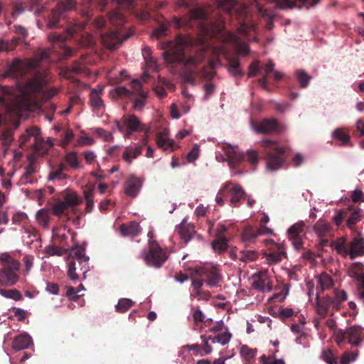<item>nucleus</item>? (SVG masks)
Here are the masks:
<instances>
[{
    "mask_svg": "<svg viewBox=\"0 0 364 364\" xmlns=\"http://www.w3.org/2000/svg\"><path fill=\"white\" fill-rule=\"evenodd\" d=\"M219 6L230 16L238 18L240 23L236 32L225 33L223 41L232 44L238 53L248 54L249 47L246 41L250 40L252 33L255 31V25L248 23L246 8L235 0H220Z\"/></svg>",
    "mask_w": 364,
    "mask_h": 364,
    "instance_id": "f257e3e1",
    "label": "nucleus"
},
{
    "mask_svg": "<svg viewBox=\"0 0 364 364\" xmlns=\"http://www.w3.org/2000/svg\"><path fill=\"white\" fill-rule=\"evenodd\" d=\"M124 21L125 16L122 9H118L111 12L109 16V23L115 26V28L112 30L108 28L107 21L102 16L96 18L92 26L95 32L99 33L103 46L108 49L113 50L129 38L128 35L122 34L119 31V27Z\"/></svg>",
    "mask_w": 364,
    "mask_h": 364,
    "instance_id": "f03ea898",
    "label": "nucleus"
},
{
    "mask_svg": "<svg viewBox=\"0 0 364 364\" xmlns=\"http://www.w3.org/2000/svg\"><path fill=\"white\" fill-rule=\"evenodd\" d=\"M31 98L28 95H16L13 89L0 85V107L5 109L6 114L14 118L13 125L16 129L20 124L19 119L23 113L30 109Z\"/></svg>",
    "mask_w": 364,
    "mask_h": 364,
    "instance_id": "7ed1b4c3",
    "label": "nucleus"
},
{
    "mask_svg": "<svg viewBox=\"0 0 364 364\" xmlns=\"http://www.w3.org/2000/svg\"><path fill=\"white\" fill-rule=\"evenodd\" d=\"M90 6H100V11H104L105 7L109 3L114 2L122 9H127L130 13L134 14L141 21H146L150 18L149 11L153 9H159L162 8L163 3L156 0H141V6L146 9H138L135 8L134 0H86Z\"/></svg>",
    "mask_w": 364,
    "mask_h": 364,
    "instance_id": "20e7f679",
    "label": "nucleus"
},
{
    "mask_svg": "<svg viewBox=\"0 0 364 364\" xmlns=\"http://www.w3.org/2000/svg\"><path fill=\"white\" fill-rule=\"evenodd\" d=\"M169 48L163 53L165 60L168 63H184L186 65H198L203 62L205 50L200 48L196 55L186 56L184 51V46L182 43H169Z\"/></svg>",
    "mask_w": 364,
    "mask_h": 364,
    "instance_id": "39448f33",
    "label": "nucleus"
},
{
    "mask_svg": "<svg viewBox=\"0 0 364 364\" xmlns=\"http://www.w3.org/2000/svg\"><path fill=\"white\" fill-rule=\"evenodd\" d=\"M260 146L266 157L267 169L276 171L281 168L285 161L284 154L286 149L280 146L277 141L268 139L261 141Z\"/></svg>",
    "mask_w": 364,
    "mask_h": 364,
    "instance_id": "423d86ee",
    "label": "nucleus"
},
{
    "mask_svg": "<svg viewBox=\"0 0 364 364\" xmlns=\"http://www.w3.org/2000/svg\"><path fill=\"white\" fill-rule=\"evenodd\" d=\"M223 149L228 158V165L231 168H237L240 164L245 161V158H247V161L252 166V169H256L259 161L258 153L256 151L248 150L246 154H245L230 144L223 145Z\"/></svg>",
    "mask_w": 364,
    "mask_h": 364,
    "instance_id": "0eeeda50",
    "label": "nucleus"
},
{
    "mask_svg": "<svg viewBox=\"0 0 364 364\" xmlns=\"http://www.w3.org/2000/svg\"><path fill=\"white\" fill-rule=\"evenodd\" d=\"M335 249L337 252L343 255H348L353 259L357 257L364 255V239L360 236L355 237L349 242L344 237L338 238L335 242Z\"/></svg>",
    "mask_w": 364,
    "mask_h": 364,
    "instance_id": "6e6552de",
    "label": "nucleus"
},
{
    "mask_svg": "<svg viewBox=\"0 0 364 364\" xmlns=\"http://www.w3.org/2000/svg\"><path fill=\"white\" fill-rule=\"evenodd\" d=\"M85 23H70L66 28V35L51 33L48 36L49 40L53 44H59V47L62 48L63 55L65 57H71L74 55V50L70 47L63 45L64 42L70 37H75L83 31Z\"/></svg>",
    "mask_w": 364,
    "mask_h": 364,
    "instance_id": "1a4fd4ad",
    "label": "nucleus"
},
{
    "mask_svg": "<svg viewBox=\"0 0 364 364\" xmlns=\"http://www.w3.org/2000/svg\"><path fill=\"white\" fill-rule=\"evenodd\" d=\"M49 58V53L45 50H39L36 54V58L21 60L14 59L9 67V71L15 75H22L28 70L35 69L41 61Z\"/></svg>",
    "mask_w": 364,
    "mask_h": 364,
    "instance_id": "9d476101",
    "label": "nucleus"
},
{
    "mask_svg": "<svg viewBox=\"0 0 364 364\" xmlns=\"http://www.w3.org/2000/svg\"><path fill=\"white\" fill-rule=\"evenodd\" d=\"M75 5V0H58L48 17L47 26L49 28L59 26L60 21L67 17L68 12L73 9Z\"/></svg>",
    "mask_w": 364,
    "mask_h": 364,
    "instance_id": "9b49d317",
    "label": "nucleus"
},
{
    "mask_svg": "<svg viewBox=\"0 0 364 364\" xmlns=\"http://www.w3.org/2000/svg\"><path fill=\"white\" fill-rule=\"evenodd\" d=\"M114 124L120 132H124V137L126 138H129L131 134L135 132L149 131V128L143 125L139 119L134 114L124 115L120 120H114Z\"/></svg>",
    "mask_w": 364,
    "mask_h": 364,
    "instance_id": "f8f14e48",
    "label": "nucleus"
},
{
    "mask_svg": "<svg viewBox=\"0 0 364 364\" xmlns=\"http://www.w3.org/2000/svg\"><path fill=\"white\" fill-rule=\"evenodd\" d=\"M364 339V328L358 325L352 326L346 330L339 329L336 333V341L338 344L345 340L353 346H358Z\"/></svg>",
    "mask_w": 364,
    "mask_h": 364,
    "instance_id": "ddd939ff",
    "label": "nucleus"
},
{
    "mask_svg": "<svg viewBox=\"0 0 364 364\" xmlns=\"http://www.w3.org/2000/svg\"><path fill=\"white\" fill-rule=\"evenodd\" d=\"M266 245H271L268 252L264 253V256L268 264H275L282 262L287 257L284 245L282 243H276L273 240H265Z\"/></svg>",
    "mask_w": 364,
    "mask_h": 364,
    "instance_id": "4468645a",
    "label": "nucleus"
},
{
    "mask_svg": "<svg viewBox=\"0 0 364 364\" xmlns=\"http://www.w3.org/2000/svg\"><path fill=\"white\" fill-rule=\"evenodd\" d=\"M167 259V255L159 244L154 241L149 242V252L145 256V260L149 265L160 267Z\"/></svg>",
    "mask_w": 364,
    "mask_h": 364,
    "instance_id": "2eb2a0df",
    "label": "nucleus"
},
{
    "mask_svg": "<svg viewBox=\"0 0 364 364\" xmlns=\"http://www.w3.org/2000/svg\"><path fill=\"white\" fill-rule=\"evenodd\" d=\"M267 4H274L275 8L286 9H292L298 6L301 8L305 6L309 8V6H315L318 4L320 0H265Z\"/></svg>",
    "mask_w": 364,
    "mask_h": 364,
    "instance_id": "dca6fc26",
    "label": "nucleus"
},
{
    "mask_svg": "<svg viewBox=\"0 0 364 364\" xmlns=\"http://www.w3.org/2000/svg\"><path fill=\"white\" fill-rule=\"evenodd\" d=\"M254 130L258 134L280 133L282 127L279 124L277 119H263L259 122L253 124Z\"/></svg>",
    "mask_w": 364,
    "mask_h": 364,
    "instance_id": "f3484780",
    "label": "nucleus"
},
{
    "mask_svg": "<svg viewBox=\"0 0 364 364\" xmlns=\"http://www.w3.org/2000/svg\"><path fill=\"white\" fill-rule=\"evenodd\" d=\"M206 18V14L199 8H195L188 11V16L183 19L173 17L171 23L174 24L176 28L191 24V22L196 20H204Z\"/></svg>",
    "mask_w": 364,
    "mask_h": 364,
    "instance_id": "a211bd4d",
    "label": "nucleus"
},
{
    "mask_svg": "<svg viewBox=\"0 0 364 364\" xmlns=\"http://www.w3.org/2000/svg\"><path fill=\"white\" fill-rule=\"evenodd\" d=\"M195 274L199 277L206 278L205 282L209 287H215L220 280L219 270L216 267H200L195 271Z\"/></svg>",
    "mask_w": 364,
    "mask_h": 364,
    "instance_id": "6ab92c4d",
    "label": "nucleus"
},
{
    "mask_svg": "<svg viewBox=\"0 0 364 364\" xmlns=\"http://www.w3.org/2000/svg\"><path fill=\"white\" fill-rule=\"evenodd\" d=\"M304 222H299L291 225L288 230L289 240L297 250L303 248L301 233L304 232Z\"/></svg>",
    "mask_w": 364,
    "mask_h": 364,
    "instance_id": "aec40b11",
    "label": "nucleus"
},
{
    "mask_svg": "<svg viewBox=\"0 0 364 364\" xmlns=\"http://www.w3.org/2000/svg\"><path fill=\"white\" fill-rule=\"evenodd\" d=\"M15 33L18 37H14L10 41L0 39V51H11L15 49L20 41L28 36L27 30L21 26H14Z\"/></svg>",
    "mask_w": 364,
    "mask_h": 364,
    "instance_id": "412c9836",
    "label": "nucleus"
},
{
    "mask_svg": "<svg viewBox=\"0 0 364 364\" xmlns=\"http://www.w3.org/2000/svg\"><path fill=\"white\" fill-rule=\"evenodd\" d=\"M252 287L262 292H269L272 290V284L269 281L267 271L259 272L252 276Z\"/></svg>",
    "mask_w": 364,
    "mask_h": 364,
    "instance_id": "4be33fe9",
    "label": "nucleus"
},
{
    "mask_svg": "<svg viewBox=\"0 0 364 364\" xmlns=\"http://www.w3.org/2000/svg\"><path fill=\"white\" fill-rule=\"evenodd\" d=\"M20 269V265L17 268H13V266H4L0 269V282L9 286L16 284L19 279L18 272Z\"/></svg>",
    "mask_w": 364,
    "mask_h": 364,
    "instance_id": "5701e85b",
    "label": "nucleus"
},
{
    "mask_svg": "<svg viewBox=\"0 0 364 364\" xmlns=\"http://www.w3.org/2000/svg\"><path fill=\"white\" fill-rule=\"evenodd\" d=\"M227 195L230 197L231 204L237 207L240 205V200L244 198L245 193L241 186L238 184H232L226 191Z\"/></svg>",
    "mask_w": 364,
    "mask_h": 364,
    "instance_id": "b1692460",
    "label": "nucleus"
},
{
    "mask_svg": "<svg viewBox=\"0 0 364 364\" xmlns=\"http://www.w3.org/2000/svg\"><path fill=\"white\" fill-rule=\"evenodd\" d=\"M142 185L141 178H137L135 175H130L125 182L124 193L130 197H135Z\"/></svg>",
    "mask_w": 364,
    "mask_h": 364,
    "instance_id": "393cba45",
    "label": "nucleus"
},
{
    "mask_svg": "<svg viewBox=\"0 0 364 364\" xmlns=\"http://www.w3.org/2000/svg\"><path fill=\"white\" fill-rule=\"evenodd\" d=\"M132 87L134 90V95H138L139 97L134 100V108L135 109L141 110L145 105V100L146 94L141 90L142 85L138 80H133L131 82Z\"/></svg>",
    "mask_w": 364,
    "mask_h": 364,
    "instance_id": "a878e982",
    "label": "nucleus"
},
{
    "mask_svg": "<svg viewBox=\"0 0 364 364\" xmlns=\"http://www.w3.org/2000/svg\"><path fill=\"white\" fill-rule=\"evenodd\" d=\"M169 132L168 129H165L163 132H160L157 133L156 139V144L159 148L163 149L164 150H174L177 145L176 142L168 138Z\"/></svg>",
    "mask_w": 364,
    "mask_h": 364,
    "instance_id": "bb28decb",
    "label": "nucleus"
},
{
    "mask_svg": "<svg viewBox=\"0 0 364 364\" xmlns=\"http://www.w3.org/2000/svg\"><path fill=\"white\" fill-rule=\"evenodd\" d=\"M33 344V339L27 333H21L14 337L12 348L16 350L28 348Z\"/></svg>",
    "mask_w": 364,
    "mask_h": 364,
    "instance_id": "cd10ccee",
    "label": "nucleus"
},
{
    "mask_svg": "<svg viewBox=\"0 0 364 364\" xmlns=\"http://www.w3.org/2000/svg\"><path fill=\"white\" fill-rule=\"evenodd\" d=\"M256 2L255 6L258 14L267 20L265 27L268 30H271L273 27V19L275 16L274 11L269 8H264L257 3V0H254Z\"/></svg>",
    "mask_w": 364,
    "mask_h": 364,
    "instance_id": "c85d7f7f",
    "label": "nucleus"
},
{
    "mask_svg": "<svg viewBox=\"0 0 364 364\" xmlns=\"http://www.w3.org/2000/svg\"><path fill=\"white\" fill-rule=\"evenodd\" d=\"M119 230L123 236L135 237L140 233L141 228L138 223L132 221L121 225Z\"/></svg>",
    "mask_w": 364,
    "mask_h": 364,
    "instance_id": "c756f323",
    "label": "nucleus"
},
{
    "mask_svg": "<svg viewBox=\"0 0 364 364\" xmlns=\"http://www.w3.org/2000/svg\"><path fill=\"white\" fill-rule=\"evenodd\" d=\"M320 293H316V311L317 313L322 317L326 316L330 306H333V301L330 296H324L319 299Z\"/></svg>",
    "mask_w": 364,
    "mask_h": 364,
    "instance_id": "7c9ffc66",
    "label": "nucleus"
},
{
    "mask_svg": "<svg viewBox=\"0 0 364 364\" xmlns=\"http://www.w3.org/2000/svg\"><path fill=\"white\" fill-rule=\"evenodd\" d=\"M39 134H41V129L38 127L33 126L27 128L25 131V133L23 134L19 138V146L21 149H23L26 143L29 141L31 137H33L35 141Z\"/></svg>",
    "mask_w": 364,
    "mask_h": 364,
    "instance_id": "2f4dec72",
    "label": "nucleus"
},
{
    "mask_svg": "<svg viewBox=\"0 0 364 364\" xmlns=\"http://www.w3.org/2000/svg\"><path fill=\"white\" fill-rule=\"evenodd\" d=\"M68 170V168L67 166L63 163H60L56 166V168H53L50 172L48 179L50 181H63L68 178V175L64 173V171Z\"/></svg>",
    "mask_w": 364,
    "mask_h": 364,
    "instance_id": "473e14b6",
    "label": "nucleus"
},
{
    "mask_svg": "<svg viewBox=\"0 0 364 364\" xmlns=\"http://www.w3.org/2000/svg\"><path fill=\"white\" fill-rule=\"evenodd\" d=\"M32 150L40 156H45L49 150L46 143L41 136V133L38 135L36 140L31 145Z\"/></svg>",
    "mask_w": 364,
    "mask_h": 364,
    "instance_id": "72a5a7b5",
    "label": "nucleus"
},
{
    "mask_svg": "<svg viewBox=\"0 0 364 364\" xmlns=\"http://www.w3.org/2000/svg\"><path fill=\"white\" fill-rule=\"evenodd\" d=\"M177 232L186 245L191 240L195 233L193 228L185 223H181L177 228Z\"/></svg>",
    "mask_w": 364,
    "mask_h": 364,
    "instance_id": "f704fd0d",
    "label": "nucleus"
},
{
    "mask_svg": "<svg viewBox=\"0 0 364 364\" xmlns=\"http://www.w3.org/2000/svg\"><path fill=\"white\" fill-rule=\"evenodd\" d=\"M318 286L316 287L317 292L323 291L330 289L333 286V279L328 274L322 273L316 277Z\"/></svg>",
    "mask_w": 364,
    "mask_h": 364,
    "instance_id": "c9c22d12",
    "label": "nucleus"
},
{
    "mask_svg": "<svg viewBox=\"0 0 364 364\" xmlns=\"http://www.w3.org/2000/svg\"><path fill=\"white\" fill-rule=\"evenodd\" d=\"M350 274L360 282L362 288L364 289V266L359 262L353 263L350 269Z\"/></svg>",
    "mask_w": 364,
    "mask_h": 364,
    "instance_id": "e433bc0d",
    "label": "nucleus"
},
{
    "mask_svg": "<svg viewBox=\"0 0 364 364\" xmlns=\"http://www.w3.org/2000/svg\"><path fill=\"white\" fill-rule=\"evenodd\" d=\"M346 209L350 211L348 215V217L346 218V224H347V226L350 229H353L354 228L355 225L361 220L362 210L360 208H358V209L346 208Z\"/></svg>",
    "mask_w": 364,
    "mask_h": 364,
    "instance_id": "4c0bfd02",
    "label": "nucleus"
},
{
    "mask_svg": "<svg viewBox=\"0 0 364 364\" xmlns=\"http://www.w3.org/2000/svg\"><path fill=\"white\" fill-rule=\"evenodd\" d=\"M103 88L100 87L99 89H93L90 95V102L92 107L95 109H100L104 106L103 101L101 97Z\"/></svg>",
    "mask_w": 364,
    "mask_h": 364,
    "instance_id": "58836bf2",
    "label": "nucleus"
},
{
    "mask_svg": "<svg viewBox=\"0 0 364 364\" xmlns=\"http://www.w3.org/2000/svg\"><path fill=\"white\" fill-rule=\"evenodd\" d=\"M142 148V146H136L134 149L127 147L122 155L123 159L129 164H132V159L137 158L141 154Z\"/></svg>",
    "mask_w": 364,
    "mask_h": 364,
    "instance_id": "ea45409f",
    "label": "nucleus"
},
{
    "mask_svg": "<svg viewBox=\"0 0 364 364\" xmlns=\"http://www.w3.org/2000/svg\"><path fill=\"white\" fill-rule=\"evenodd\" d=\"M211 246L215 252L222 254L228 250V240L225 237H218L212 242Z\"/></svg>",
    "mask_w": 364,
    "mask_h": 364,
    "instance_id": "a19ab883",
    "label": "nucleus"
},
{
    "mask_svg": "<svg viewBox=\"0 0 364 364\" xmlns=\"http://www.w3.org/2000/svg\"><path fill=\"white\" fill-rule=\"evenodd\" d=\"M348 299L347 294L344 290L334 291V296L332 299L333 308L338 311L341 308V303L346 301Z\"/></svg>",
    "mask_w": 364,
    "mask_h": 364,
    "instance_id": "79ce46f5",
    "label": "nucleus"
},
{
    "mask_svg": "<svg viewBox=\"0 0 364 364\" xmlns=\"http://www.w3.org/2000/svg\"><path fill=\"white\" fill-rule=\"evenodd\" d=\"M228 71L235 77L240 78L243 75L240 69V61L237 58H230L229 60Z\"/></svg>",
    "mask_w": 364,
    "mask_h": 364,
    "instance_id": "37998d69",
    "label": "nucleus"
},
{
    "mask_svg": "<svg viewBox=\"0 0 364 364\" xmlns=\"http://www.w3.org/2000/svg\"><path fill=\"white\" fill-rule=\"evenodd\" d=\"M240 354L246 364H250L257 355V350L250 348L247 346H242L240 348Z\"/></svg>",
    "mask_w": 364,
    "mask_h": 364,
    "instance_id": "c03bdc74",
    "label": "nucleus"
},
{
    "mask_svg": "<svg viewBox=\"0 0 364 364\" xmlns=\"http://www.w3.org/2000/svg\"><path fill=\"white\" fill-rule=\"evenodd\" d=\"M295 75L301 87L305 88L309 85L311 76L307 74L304 70H296L295 71Z\"/></svg>",
    "mask_w": 364,
    "mask_h": 364,
    "instance_id": "a18cd8bd",
    "label": "nucleus"
},
{
    "mask_svg": "<svg viewBox=\"0 0 364 364\" xmlns=\"http://www.w3.org/2000/svg\"><path fill=\"white\" fill-rule=\"evenodd\" d=\"M232 337L231 333L228 331L227 327L225 328V331L218 333V335L213 336V343H218L223 346L226 345L229 343Z\"/></svg>",
    "mask_w": 364,
    "mask_h": 364,
    "instance_id": "49530a36",
    "label": "nucleus"
},
{
    "mask_svg": "<svg viewBox=\"0 0 364 364\" xmlns=\"http://www.w3.org/2000/svg\"><path fill=\"white\" fill-rule=\"evenodd\" d=\"M314 230L320 237H322L329 231L330 225L326 220H319L315 224Z\"/></svg>",
    "mask_w": 364,
    "mask_h": 364,
    "instance_id": "de8ad7c7",
    "label": "nucleus"
},
{
    "mask_svg": "<svg viewBox=\"0 0 364 364\" xmlns=\"http://www.w3.org/2000/svg\"><path fill=\"white\" fill-rule=\"evenodd\" d=\"M214 62L211 60L210 62V66H204L201 70L196 74L200 76L201 78L206 80H210L213 79L214 75H215V73L213 70L214 68Z\"/></svg>",
    "mask_w": 364,
    "mask_h": 364,
    "instance_id": "09e8293b",
    "label": "nucleus"
},
{
    "mask_svg": "<svg viewBox=\"0 0 364 364\" xmlns=\"http://www.w3.org/2000/svg\"><path fill=\"white\" fill-rule=\"evenodd\" d=\"M134 302L130 299H120L118 301L117 304L115 306L116 311L121 314L125 313L134 305Z\"/></svg>",
    "mask_w": 364,
    "mask_h": 364,
    "instance_id": "8fccbe9b",
    "label": "nucleus"
},
{
    "mask_svg": "<svg viewBox=\"0 0 364 364\" xmlns=\"http://www.w3.org/2000/svg\"><path fill=\"white\" fill-rule=\"evenodd\" d=\"M257 236L258 232L256 229L250 226L245 228L242 233V239L244 242H254Z\"/></svg>",
    "mask_w": 364,
    "mask_h": 364,
    "instance_id": "3c124183",
    "label": "nucleus"
},
{
    "mask_svg": "<svg viewBox=\"0 0 364 364\" xmlns=\"http://www.w3.org/2000/svg\"><path fill=\"white\" fill-rule=\"evenodd\" d=\"M258 257V253L255 250H245L239 252V259L245 262L255 261Z\"/></svg>",
    "mask_w": 364,
    "mask_h": 364,
    "instance_id": "603ef678",
    "label": "nucleus"
},
{
    "mask_svg": "<svg viewBox=\"0 0 364 364\" xmlns=\"http://www.w3.org/2000/svg\"><path fill=\"white\" fill-rule=\"evenodd\" d=\"M61 201L64 203L67 208L76 206L80 203L77 195L73 192L66 193Z\"/></svg>",
    "mask_w": 364,
    "mask_h": 364,
    "instance_id": "864d4df0",
    "label": "nucleus"
},
{
    "mask_svg": "<svg viewBox=\"0 0 364 364\" xmlns=\"http://www.w3.org/2000/svg\"><path fill=\"white\" fill-rule=\"evenodd\" d=\"M134 90L131 91L129 89L122 86L114 88L112 92V95L113 97H127L129 99H132V96L134 95Z\"/></svg>",
    "mask_w": 364,
    "mask_h": 364,
    "instance_id": "5fc2aeb1",
    "label": "nucleus"
},
{
    "mask_svg": "<svg viewBox=\"0 0 364 364\" xmlns=\"http://www.w3.org/2000/svg\"><path fill=\"white\" fill-rule=\"evenodd\" d=\"M142 55L146 63V65L153 70H156L157 65L151 57V50L149 47L145 46L142 49Z\"/></svg>",
    "mask_w": 364,
    "mask_h": 364,
    "instance_id": "6e6d98bb",
    "label": "nucleus"
},
{
    "mask_svg": "<svg viewBox=\"0 0 364 364\" xmlns=\"http://www.w3.org/2000/svg\"><path fill=\"white\" fill-rule=\"evenodd\" d=\"M333 139L338 140L342 145H346L350 141V136L347 134L343 129H336L332 133Z\"/></svg>",
    "mask_w": 364,
    "mask_h": 364,
    "instance_id": "4d7b16f0",
    "label": "nucleus"
},
{
    "mask_svg": "<svg viewBox=\"0 0 364 364\" xmlns=\"http://www.w3.org/2000/svg\"><path fill=\"white\" fill-rule=\"evenodd\" d=\"M0 294L6 298L12 299L15 301H20L23 299L22 294L17 289H0Z\"/></svg>",
    "mask_w": 364,
    "mask_h": 364,
    "instance_id": "13d9d810",
    "label": "nucleus"
},
{
    "mask_svg": "<svg viewBox=\"0 0 364 364\" xmlns=\"http://www.w3.org/2000/svg\"><path fill=\"white\" fill-rule=\"evenodd\" d=\"M36 219L41 226L47 227L50 222L49 212L46 209H41L36 213Z\"/></svg>",
    "mask_w": 364,
    "mask_h": 364,
    "instance_id": "bf43d9fd",
    "label": "nucleus"
},
{
    "mask_svg": "<svg viewBox=\"0 0 364 364\" xmlns=\"http://www.w3.org/2000/svg\"><path fill=\"white\" fill-rule=\"evenodd\" d=\"M83 195L86 202L85 211L87 213H91L94 208L92 191L90 189L84 190Z\"/></svg>",
    "mask_w": 364,
    "mask_h": 364,
    "instance_id": "052dcab7",
    "label": "nucleus"
},
{
    "mask_svg": "<svg viewBox=\"0 0 364 364\" xmlns=\"http://www.w3.org/2000/svg\"><path fill=\"white\" fill-rule=\"evenodd\" d=\"M0 260L3 264V267L12 265L13 268H17L18 265H20V262L18 260L14 259L6 253L1 255Z\"/></svg>",
    "mask_w": 364,
    "mask_h": 364,
    "instance_id": "680f3d73",
    "label": "nucleus"
},
{
    "mask_svg": "<svg viewBox=\"0 0 364 364\" xmlns=\"http://www.w3.org/2000/svg\"><path fill=\"white\" fill-rule=\"evenodd\" d=\"M65 251V248L55 245H48L45 248V253L48 256H62Z\"/></svg>",
    "mask_w": 364,
    "mask_h": 364,
    "instance_id": "e2e57ef3",
    "label": "nucleus"
},
{
    "mask_svg": "<svg viewBox=\"0 0 364 364\" xmlns=\"http://www.w3.org/2000/svg\"><path fill=\"white\" fill-rule=\"evenodd\" d=\"M259 362L262 364H285V362L283 359H276L274 354L269 356L262 355L259 358Z\"/></svg>",
    "mask_w": 364,
    "mask_h": 364,
    "instance_id": "0e129e2a",
    "label": "nucleus"
},
{
    "mask_svg": "<svg viewBox=\"0 0 364 364\" xmlns=\"http://www.w3.org/2000/svg\"><path fill=\"white\" fill-rule=\"evenodd\" d=\"M65 161L73 168H77L79 167V161L77 155L75 152H70L65 155Z\"/></svg>",
    "mask_w": 364,
    "mask_h": 364,
    "instance_id": "69168bd1",
    "label": "nucleus"
},
{
    "mask_svg": "<svg viewBox=\"0 0 364 364\" xmlns=\"http://www.w3.org/2000/svg\"><path fill=\"white\" fill-rule=\"evenodd\" d=\"M14 140L13 132L10 129H6L0 135V141L5 146H9Z\"/></svg>",
    "mask_w": 364,
    "mask_h": 364,
    "instance_id": "338daca9",
    "label": "nucleus"
},
{
    "mask_svg": "<svg viewBox=\"0 0 364 364\" xmlns=\"http://www.w3.org/2000/svg\"><path fill=\"white\" fill-rule=\"evenodd\" d=\"M73 258L79 260V263L84 262L87 264L89 257H85V251L83 248H77L74 252Z\"/></svg>",
    "mask_w": 364,
    "mask_h": 364,
    "instance_id": "774afa93",
    "label": "nucleus"
}]
</instances>
